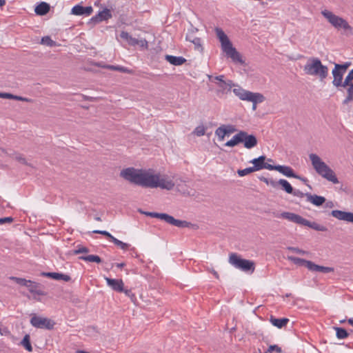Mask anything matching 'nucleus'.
Segmentation results:
<instances>
[{
	"instance_id": "obj_1",
	"label": "nucleus",
	"mask_w": 353,
	"mask_h": 353,
	"mask_svg": "<svg viewBox=\"0 0 353 353\" xmlns=\"http://www.w3.org/2000/svg\"><path fill=\"white\" fill-rule=\"evenodd\" d=\"M214 31L221 43V49L226 56L231 58L234 62L244 63L240 53L233 47L232 42L224 31L218 27L215 28Z\"/></svg>"
},
{
	"instance_id": "obj_2",
	"label": "nucleus",
	"mask_w": 353,
	"mask_h": 353,
	"mask_svg": "<svg viewBox=\"0 0 353 353\" xmlns=\"http://www.w3.org/2000/svg\"><path fill=\"white\" fill-rule=\"evenodd\" d=\"M214 31L221 43V49L226 56L231 58L234 62L244 63L240 53L233 47L232 42L224 31L218 27L215 28Z\"/></svg>"
},
{
	"instance_id": "obj_3",
	"label": "nucleus",
	"mask_w": 353,
	"mask_h": 353,
	"mask_svg": "<svg viewBox=\"0 0 353 353\" xmlns=\"http://www.w3.org/2000/svg\"><path fill=\"white\" fill-rule=\"evenodd\" d=\"M309 157L314 169L319 175L334 184L339 183L334 172L317 154H310Z\"/></svg>"
},
{
	"instance_id": "obj_4",
	"label": "nucleus",
	"mask_w": 353,
	"mask_h": 353,
	"mask_svg": "<svg viewBox=\"0 0 353 353\" xmlns=\"http://www.w3.org/2000/svg\"><path fill=\"white\" fill-rule=\"evenodd\" d=\"M303 70L306 74L316 77L321 81H324L329 74L327 66L323 65L316 57L310 58L304 65Z\"/></svg>"
},
{
	"instance_id": "obj_5",
	"label": "nucleus",
	"mask_w": 353,
	"mask_h": 353,
	"mask_svg": "<svg viewBox=\"0 0 353 353\" xmlns=\"http://www.w3.org/2000/svg\"><path fill=\"white\" fill-rule=\"evenodd\" d=\"M120 176L132 183L147 188L150 173L130 167L122 170Z\"/></svg>"
},
{
	"instance_id": "obj_6",
	"label": "nucleus",
	"mask_w": 353,
	"mask_h": 353,
	"mask_svg": "<svg viewBox=\"0 0 353 353\" xmlns=\"http://www.w3.org/2000/svg\"><path fill=\"white\" fill-rule=\"evenodd\" d=\"M276 216L287 219L288 221H290L293 223L301 225L307 226L316 231L325 232L327 230L326 227L320 225L316 222H310V221L304 219L301 216L293 212H283Z\"/></svg>"
},
{
	"instance_id": "obj_7",
	"label": "nucleus",
	"mask_w": 353,
	"mask_h": 353,
	"mask_svg": "<svg viewBox=\"0 0 353 353\" xmlns=\"http://www.w3.org/2000/svg\"><path fill=\"white\" fill-rule=\"evenodd\" d=\"M139 211L140 212V213L145 214L148 216L160 219L164 221L165 222H166L172 225L176 226L178 228H190V225H192V223L190 222H188L186 221L176 219L172 216L166 213L144 212L141 210H139Z\"/></svg>"
},
{
	"instance_id": "obj_8",
	"label": "nucleus",
	"mask_w": 353,
	"mask_h": 353,
	"mask_svg": "<svg viewBox=\"0 0 353 353\" xmlns=\"http://www.w3.org/2000/svg\"><path fill=\"white\" fill-rule=\"evenodd\" d=\"M229 263L234 268L246 272H254L255 263L254 261L241 258L236 253H232L229 257Z\"/></svg>"
},
{
	"instance_id": "obj_9",
	"label": "nucleus",
	"mask_w": 353,
	"mask_h": 353,
	"mask_svg": "<svg viewBox=\"0 0 353 353\" xmlns=\"http://www.w3.org/2000/svg\"><path fill=\"white\" fill-rule=\"evenodd\" d=\"M174 187V182L167 178H160L158 174H150L147 188H161L170 190Z\"/></svg>"
},
{
	"instance_id": "obj_10",
	"label": "nucleus",
	"mask_w": 353,
	"mask_h": 353,
	"mask_svg": "<svg viewBox=\"0 0 353 353\" xmlns=\"http://www.w3.org/2000/svg\"><path fill=\"white\" fill-rule=\"evenodd\" d=\"M259 179L267 185H271L274 188H277L279 185H281L282 189L288 194L294 193V189L290 183L285 179H279L278 181L273 180L272 179H268L265 176H259Z\"/></svg>"
},
{
	"instance_id": "obj_11",
	"label": "nucleus",
	"mask_w": 353,
	"mask_h": 353,
	"mask_svg": "<svg viewBox=\"0 0 353 353\" xmlns=\"http://www.w3.org/2000/svg\"><path fill=\"white\" fill-rule=\"evenodd\" d=\"M31 325L37 328L51 330L54 329L55 322L50 319L34 316L30 319Z\"/></svg>"
},
{
	"instance_id": "obj_12",
	"label": "nucleus",
	"mask_w": 353,
	"mask_h": 353,
	"mask_svg": "<svg viewBox=\"0 0 353 353\" xmlns=\"http://www.w3.org/2000/svg\"><path fill=\"white\" fill-rule=\"evenodd\" d=\"M345 72L344 71L341 70L337 66L334 65V68L332 71V74L333 75V81L332 84L337 88H345V85H347L351 79L347 81V77L343 79V75Z\"/></svg>"
},
{
	"instance_id": "obj_13",
	"label": "nucleus",
	"mask_w": 353,
	"mask_h": 353,
	"mask_svg": "<svg viewBox=\"0 0 353 353\" xmlns=\"http://www.w3.org/2000/svg\"><path fill=\"white\" fill-rule=\"evenodd\" d=\"M321 14L337 30H340V26L345 20L343 17L336 15L332 12L327 10H322Z\"/></svg>"
},
{
	"instance_id": "obj_14",
	"label": "nucleus",
	"mask_w": 353,
	"mask_h": 353,
	"mask_svg": "<svg viewBox=\"0 0 353 353\" xmlns=\"http://www.w3.org/2000/svg\"><path fill=\"white\" fill-rule=\"evenodd\" d=\"M266 159L267 158L265 155H261L258 158L253 159L250 161V163L254 165L252 167L255 171H258L262 169L272 170L273 165L265 163Z\"/></svg>"
},
{
	"instance_id": "obj_15",
	"label": "nucleus",
	"mask_w": 353,
	"mask_h": 353,
	"mask_svg": "<svg viewBox=\"0 0 353 353\" xmlns=\"http://www.w3.org/2000/svg\"><path fill=\"white\" fill-rule=\"evenodd\" d=\"M112 17V15L110 10H109L108 8H105L102 11H100L97 14L92 17L90 20V23L97 24L103 21H108L109 19Z\"/></svg>"
},
{
	"instance_id": "obj_16",
	"label": "nucleus",
	"mask_w": 353,
	"mask_h": 353,
	"mask_svg": "<svg viewBox=\"0 0 353 353\" xmlns=\"http://www.w3.org/2000/svg\"><path fill=\"white\" fill-rule=\"evenodd\" d=\"M93 12L92 6L83 7L80 4L74 6L71 10V14L77 16H90Z\"/></svg>"
},
{
	"instance_id": "obj_17",
	"label": "nucleus",
	"mask_w": 353,
	"mask_h": 353,
	"mask_svg": "<svg viewBox=\"0 0 353 353\" xmlns=\"http://www.w3.org/2000/svg\"><path fill=\"white\" fill-rule=\"evenodd\" d=\"M105 279L108 285L113 290L118 292L124 291V283L121 279H110L108 277H105Z\"/></svg>"
},
{
	"instance_id": "obj_18",
	"label": "nucleus",
	"mask_w": 353,
	"mask_h": 353,
	"mask_svg": "<svg viewBox=\"0 0 353 353\" xmlns=\"http://www.w3.org/2000/svg\"><path fill=\"white\" fill-rule=\"evenodd\" d=\"M244 147L247 149H251L255 147L258 141L254 134H248L245 131H243V136H242Z\"/></svg>"
},
{
	"instance_id": "obj_19",
	"label": "nucleus",
	"mask_w": 353,
	"mask_h": 353,
	"mask_svg": "<svg viewBox=\"0 0 353 353\" xmlns=\"http://www.w3.org/2000/svg\"><path fill=\"white\" fill-rule=\"evenodd\" d=\"M272 170H276L287 177H296V174L294 173L293 169L288 165H273Z\"/></svg>"
},
{
	"instance_id": "obj_20",
	"label": "nucleus",
	"mask_w": 353,
	"mask_h": 353,
	"mask_svg": "<svg viewBox=\"0 0 353 353\" xmlns=\"http://www.w3.org/2000/svg\"><path fill=\"white\" fill-rule=\"evenodd\" d=\"M264 100L265 97L262 94L254 93L247 90L243 101H251L252 103H262Z\"/></svg>"
},
{
	"instance_id": "obj_21",
	"label": "nucleus",
	"mask_w": 353,
	"mask_h": 353,
	"mask_svg": "<svg viewBox=\"0 0 353 353\" xmlns=\"http://www.w3.org/2000/svg\"><path fill=\"white\" fill-rule=\"evenodd\" d=\"M305 196L307 197V201H310L316 206L322 205L326 201L324 196L312 194L310 193H305Z\"/></svg>"
},
{
	"instance_id": "obj_22",
	"label": "nucleus",
	"mask_w": 353,
	"mask_h": 353,
	"mask_svg": "<svg viewBox=\"0 0 353 353\" xmlns=\"http://www.w3.org/2000/svg\"><path fill=\"white\" fill-rule=\"evenodd\" d=\"M41 276L51 278L55 280H63L65 281H70L71 277L69 275L63 274L58 272H41Z\"/></svg>"
},
{
	"instance_id": "obj_23",
	"label": "nucleus",
	"mask_w": 353,
	"mask_h": 353,
	"mask_svg": "<svg viewBox=\"0 0 353 353\" xmlns=\"http://www.w3.org/2000/svg\"><path fill=\"white\" fill-rule=\"evenodd\" d=\"M165 59L170 64L176 66L181 65L187 61V60L183 57H175L169 54H166L165 56Z\"/></svg>"
},
{
	"instance_id": "obj_24",
	"label": "nucleus",
	"mask_w": 353,
	"mask_h": 353,
	"mask_svg": "<svg viewBox=\"0 0 353 353\" xmlns=\"http://www.w3.org/2000/svg\"><path fill=\"white\" fill-rule=\"evenodd\" d=\"M309 270L312 272H319L323 273H330L334 271V268L325 267L315 264L314 262L309 264Z\"/></svg>"
},
{
	"instance_id": "obj_25",
	"label": "nucleus",
	"mask_w": 353,
	"mask_h": 353,
	"mask_svg": "<svg viewBox=\"0 0 353 353\" xmlns=\"http://www.w3.org/2000/svg\"><path fill=\"white\" fill-rule=\"evenodd\" d=\"M242 136H243V131L241 130L236 134H235L232 137V139L227 141L225 143V145L228 146V147H234V146L238 145L239 143H242L243 142Z\"/></svg>"
},
{
	"instance_id": "obj_26",
	"label": "nucleus",
	"mask_w": 353,
	"mask_h": 353,
	"mask_svg": "<svg viewBox=\"0 0 353 353\" xmlns=\"http://www.w3.org/2000/svg\"><path fill=\"white\" fill-rule=\"evenodd\" d=\"M347 96L343 101V104H347L353 101V80H350L347 85H345Z\"/></svg>"
},
{
	"instance_id": "obj_27",
	"label": "nucleus",
	"mask_w": 353,
	"mask_h": 353,
	"mask_svg": "<svg viewBox=\"0 0 353 353\" xmlns=\"http://www.w3.org/2000/svg\"><path fill=\"white\" fill-rule=\"evenodd\" d=\"M270 321L274 326L281 329L288 324L289 319L288 318L276 319L274 316H270Z\"/></svg>"
},
{
	"instance_id": "obj_28",
	"label": "nucleus",
	"mask_w": 353,
	"mask_h": 353,
	"mask_svg": "<svg viewBox=\"0 0 353 353\" xmlns=\"http://www.w3.org/2000/svg\"><path fill=\"white\" fill-rule=\"evenodd\" d=\"M341 34L345 37L353 36V28L349 24V23L345 20V21L340 26V30Z\"/></svg>"
},
{
	"instance_id": "obj_29",
	"label": "nucleus",
	"mask_w": 353,
	"mask_h": 353,
	"mask_svg": "<svg viewBox=\"0 0 353 353\" xmlns=\"http://www.w3.org/2000/svg\"><path fill=\"white\" fill-rule=\"evenodd\" d=\"M49 10L50 5L46 2H41L34 9L36 14L41 16L46 14Z\"/></svg>"
},
{
	"instance_id": "obj_30",
	"label": "nucleus",
	"mask_w": 353,
	"mask_h": 353,
	"mask_svg": "<svg viewBox=\"0 0 353 353\" xmlns=\"http://www.w3.org/2000/svg\"><path fill=\"white\" fill-rule=\"evenodd\" d=\"M27 285H26V287L28 288V290L30 291V292H31L32 294H36L40 295V296L46 295V293L43 291H42L41 290H38V288L39 286V283L33 282L30 280V283H27Z\"/></svg>"
},
{
	"instance_id": "obj_31",
	"label": "nucleus",
	"mask_w": 353,
	"mask_h": 353,
	"mask_svg": "<svg viewBox=\"0 0 353 353\" xmlns=\"http://www.w3.org/2000/svg\"><path fill=\"white\" fill-rule=\"evenodd\" d=\"M120 37L132 46H135L139 44L138 39L133 38L128 32L125 31H121L120 33Z\"/></svg>"
},
{
	"instance_id": "obj_32",
	"label": "nucleus",
	"mask_w": 353,
	"mask_h": 353,
	"mask_svg": "<svg viewBox=\"0 0 353 353\" xmlns=\"http://www.w3.org/2000/svg\"><path fill=\"white\" fill-rule=\"evenodd\" d=\"M288 260L293 262L294 264L299 265H305L309 270V264L312 263V261H307L306 259L298 258L296 256H289L288 257Z\"/></svg>"
},
{
	"instance_id": "obj_33",
	"label": "nucleus",
	"mask_w": 353,
	"mask_h": 353,
	"mask_svg": "<svg viewBox=\"0 0 353 353\" xmlns=\"http://www.w3.org/2000/svg\"><path fill=\"white\" fill-rule=\"evenodd\" d=\"M347 214V212H345V211H342V210H332L330 213V214L333 217H334L339 220H341V221L346 220Z\"/></svg>"
},
{
	"instance_id": "obj_34",
	"label": "nucleus",
	"mask_w": 353,
	"mask_h": 353,
	"mask_svg": "<svg viewBox=\"0 0 353 353\" xmlns=\"http://www.w3.org/2000/svg\"><path fill=\"white\" fill-rule=\"evenodd\" d=\"M333 328L336 330V336L339 339H344L348 337L349 333L345 329L340 327H334Z\"/></svg>"
},
{
	"instance_id": "obj_35",
	"label": "nucleus",
	"mask_w": 353,
	"mask_h": 353,
	"mask_svg": "<svg viewBox=\"0 0 353 353\" xmlns=\"http://www.w3.org/2000/svg\"><path fill=\"white\" fill-rule=\"evenodd\" d=\"M79 259L88 262H94L97 263H101L102 259L97 255H87L86 256H79Z\"/></svg>"
},
{
	"instance_id": "obj_36",
	"label": "nucleus",
	"mask_w": 353,
	"mask_h": 353,
	"mask_svg": "<svg viewBox=\"0 0 353 353\" xmlns=\"http://www.w3.org/2000/svg\"><path fill=\"white\" fill-rule=\"evenodd\" d=\"M217 85L222 92H224L225 90L230 91L232 86L234 85L231 80H228L227 81H224L223 82H218Z\"/></svg>"
},
{
	"instance_id": "obj_37",
	"label": "nucleus",
	"mask_w": 353,
	"mask_h": 353,
	"mask_svg": "<svg viewBox=\"0 0 353 353\" xmlns=\"http://www.w3.org/2000/svg\"><path fill=\"white\" fill-rule=\"evenodd\" d=\"M89 252H90V250L87 247L83 246V245H78L76 247V249H74L73 250H71L70 252V254H71V255H77V254H79L88 253Z\"/></svg>"
},
{
	"instance_id": "obj_38",
	"label": "nucleus",
	"mask_w": 353,
	"mask_h": 353,
	"mask_svg": "<svg viewBox=\"0 0 353 353\" xmlns=\"http://www.w3.org/2000/svg\"><path fill=\"white\" fill-rule=\"evenodd\" d=\"M22 345L24 347V348L28 350V352L32 351V347L30 343V338L28 334H26L22 341H21Z\"/></svg>"
},
{
	"instance_id": "obj_39",
	"label": "nucleus",
	"mask_w": 353,
	"mask_h": 353,
	"mask_svg": "<svg viewBox=\"0 0 353 353\" xmlns=\"http://www.w3.org/2000/svg\"><path fill=\"white\" fill-rule=\"evenodd\" d=\"M215 134L219 137V141H223L226 135L225 125H222L215 130Z\"/></svg>"
},
{
	"instance_id": "obj_40",
	"label": "nucleus",
	"mask_w": 353,
	"mask_h": 353,
	"mask_svg": "<svg viewBox=\"0 0 353 353\" xmlns=\"http://www.w3.org/2000/svg\"><path fill=\"white\" fill-rule=\"evenodd\" d=\"M41 43L47 46L53 47L57 45L56 42L49 37L46 36L41 38Z\"/></svg>"
},
{
	"instance_id": "obj_41",
	"label": "nucleus",
	"mask_w": 353,
	"mask_h": 353,
	"mask_svg": "<svg viewBox=\"0 0 353 353\" xmlns=\"http://www.w3.org/2000/svg\"><path fill=\"white\" fill-rule=\"evenodd\" d=\"M112 242L114 243L117 246H118L123 250H126L130 247L129 244H128L126 243H123V241L116 239L115 237L113 239Z\"/></svg>"
},
{
	"instance_id": "obj_42",
	"label": "nucleus",
	"mask_w": 353,
	"mask_h": 353,
	"mask_svg": "<svg viewBox=\"0 0 353 353\" xmlns=\"http://www.w3.org/2000/svg\"><path fill=\"white\" fill-rule=\"evenodd\" d=\"M253 172H255L253 167H249V168H246L243 170H238L237 174H239V176H244L248 175Z\"/></svg>"
},
{
	"instance_id": "obj_43",
	"label": "nucleus",
	"mask_w": 353,
	"mask_h": 353,
	"mask_svg": "<svg viewBox=\"0 0 353 353\" xmlns=\"http://www.w3.org/2000/svg\"><path fill=\"white\" fill-rule=\"evenodd\" d=\"M10 279L14 281L17 284L26 287L28 285L27 283H30V280H26V279L18 278L15 276L10 277Z\"/></svg>"
},
{
	"instance_id": "obj_44",
	"label": "nucleus",
	"mask_w": 353,
	"mask_h": 353,
	"mask_svg": "<svg viewBox=\"0 0 353 353\" xmlns=\"http://www.w3.org/2000/svg\"><path fill=\"white\" fill-rule=\"evenodd\" d=\"M192 43L194 45L195 50L199 51L200 52L203 51V48L201 44V39L200 38L196 37V39H194Z\"/></svg>"
},
{
	"instance_id": "obj_45",
	"label": "nucleus",
	"mask_w": 353,
	"mask_h": 353,
	"mask_svg": "<svg viewBox=\"0 0 353 353\" xmlns=\"http://www.w3.org/2000/svg\"><path fill=\"white\" fill-rule=\"evenodd\" d=\"M193 133L198 137L203 136L205 133V128L203 125H199L194 129Z\"/></svg>"
},
{
	"instance_id": "obj_46",
	"label": "nucleus",
	"mask_w": 353,
	"mask_h": 353,
	"mask_svg": "<svg viewBox=\"0 0 353 353\" xmlns=\"http://www.w3.org/2000/svg\"><path fill=\"white\" fill-rule=\"evenodd\" d=\"M247 90L239 88H234L233 90L234 93L239 97V98L241 100L244 99V96Z\"/></svg>"
},
{
	"instance_id": "obj_47",
	"label": "nucleus",
	"mask_w": 353,
	"mask_h": 353,
	"mask_svg": "<svg viewBox=\"0 0 353 353\" xmlns=\"http://www.w3.org/2000/svg\"><path fill=\"white\" fill-rule=\"evenodd\" d=\"M93 233L102 234V235L106 236L108 239H109V240L111 242L113 240V239L114 238V236H113L110 232H108V231H105V230H96L93 231Z\"/></svg>"
},
{
	"instance_id": "obj_48",
	"label": "nucleus",
	"mask_w": 353,
	"mask_h": 353,
	"mask_svg": "<svg viewBox=\"0 0 353 353\" xmlns=\"http://www.w3.org/2000/svg\"><path fill=\"white\" fill-rule=\"evenodd\" d=\"M122 292H124L127 296H128L131 301L134 303H136L137 301V297L134 293H132L131 290H125Z\"/></svg>"
},
{
	"instance_id": "obj_49",
	"label": "nucleus",
	"mask_w": 353,
	"mask_h": 353,
	"mask_svg": "<svg viewBox=\"0 0 353 353\" xmlns=\"http://www.w3.org/2000/svg\"><path fill=\"white\" fill-rule=\"evenodd\" d=\"M336 66H337L341 70L344 71V72H346L347 70L350 68V66L352 65V63L350 61H346L342 64L340 63H334Z\"/></svg>"
},
{
	"instance_id": "obj_50",
	"label": "nucleus",
	"mask_w": 353,
	"mask_h": 353,
	"mask_svg": "<svg viewBox=\"0 0 353 353\" xmlns=\"http://www.w3.org/2000/svg\"><path fill=\"white\" fill-rule=\"evenodd\" d=\"M272 351H276L277 353H281L282 350L276 345H270L268 350L265 353H272Z\"/></svg>"
},
{
	"instance_id": "obj_51",
	"label": "nucleus",
	"mask_w": 353,
	"mask_h": 353,
	"mask_svg": "<svg viewBox=\"0 0 353 353\" xmlns=\"http://www.w3.org/2000/svg\"><path fill=\"white\" fill-rule=\"evenodd\" d=\"M195 31H197V29L195 30H190L188 31V32L186 34L185 39L187 41H189L190 42H192L194 39H196V37L194 36V33Z\"/></svg>"
},
{
	"instance_id": "obj_52",
	"label": "nucleus",
	"mask_w": 353,
	"mask_h": 353,
	"mask_svg": "<svg viewBox=\"0 0 353 353\" xmlns=\"http://www.w3.org/2000/svg\"><path fill=\"white\" fill-rule=\"evenodd\" d=\"M14 159L23 165H30L22 154H17Z\"/></svg>"
},
{
	"instance_id": "obj_53",
	"label": "nucleus",
	"mask_w": 353,
	"mask_h": 353,
	"mask_svg": "<svg viewBox=\"0 0 353 353\" xmlns=\"http://www.w3.org/2000/svg\"><path fill=\"white\" fill-rule=\"evenodd\" d=\"M116 71H119L121 72L127 73V74H132V71L127 68L117 65Z\"/></svg>"
},
{
	"instance_id": "obj_54",
	"label": "nucleus",
	"mask_w": 353,
	"mask_h": 353,
	"mask_svg": "<svg viewBox=\"0 0 353 353\" xmlns=\"http://www.w3.org/2000/svg\"><path fill=\"white\" fill-rule=\"evenodd\" d=\"M287 249L288 250H290V251H292L293 252H295L296 254H305V252L304 250H301L299 248L288 247Z\"/></svg>"
},
{
	"instance_id": "obj_55",
	"label": "nucleus",
	"mask_w": 353,
	"mask_h": 353,
	"mask_svg": "<svg viewBox=\"0 0 353 353\" xmlns=\"http://www.w3.org/2000/svg\"><path fill=\"white\" fill-rule=\"evenodd\" d=\"M225 132H226V135L233 133L236 131V129L235 128V127L232 125H225Z\"/></svg>"
},
{
	"instance_id": "obj_56",
	"label": "nucleus",
	"mask_w": 353,
	"mask_h": 353,
	"mask_svg": "<svg viewBox=\"0 0 353 353\" xmlns=\"http://www.w3.org/2000/svg\"><path fill=\"white\" fill-rule=\"evenodd\" d=\"M13 218L11 216L0 218V225L5 223H11L13 221Z\"/></svg>"
},
{
	"instance_id": "obj_57",
	"label": "nucleus",
	"mask_w": 353,
	"mask_h": 353,
	"mask_svg": "<svg viewBox=\"0 0 353 353\" xmlns=\"http://www.w3.org/2000/svg\"><path fill=\"white\" fill-rule=\"evenodd\" d=\"M294 179H299L300 181H301L302 182H303L309 188L312 189V187L310 186V185H309L307 183L308 182V180L305 178V177H303L301 176H299L298 174H296V177H294Z\"/></svg>"
},
{
	"instance_id": "obj_58",
	"label": "nucleus",
	"mask_w": 353,
	"mask_h": 353,
	"mask_svg": "<svg viewBox=\"0 0 353 353\" xmlns=\"http://www.w3.org/2000/svg\"><path fill=\"white\" fill-rule=\"evenodd\" d=\"M292 194H293L294 196H298V197H303L305 196V193H303L301 191L299 190H294V193H291Z\"/></svg>"
},
{
	"instance_id": "obj_59",
	"label": "nucleus",
	"mask_w": 353,
	"mask_h": 353,
	"mask_svg": "<svg viewBox=\"0 0 353 353\" xmlns=\"http://www.w3.org/2000/svg\"><path fill=\"white\" fill-rule=\"evenodd\" d=\"M14 99L17 100V101H26V102H31L32 101L31 99H28V98H26V97L17 96V95H16V98H14Z\"/></svg>"
},
{
	"instance_id": "obj_60",
	"label": "nucleus",
	"mask_w": 353,
	"mask_h": 353,
	"mask_svg": "<svg viewBox=\"0 0 353 353\" xmlns=\"http://www.w3.org/2000/svg\"><path fill=\"white\" fill-rule=\"evenodd\" d=\"M3 99H14V98H16V95H14V94H10V93L3 92Z\"/></svg>"
},
{
	"instance_id": "obj_61",
	"label": "nucleus",
	"mask_w": 353,
	"mask_h": 353,
	"mask_svg": "<svg viewBox=\"0 0 353 353\" xmlns=\"http://www.w3.org/2000/svg\"><path fill=\"white\" fill-rule=\"evenodd\" d=\"M345 221L353 223V212H347Z\"/></svg>"
},
{
	"instance_id": "obj_62",
	"label": "nucleus",
	"mask_w": 353,
	"mask_h": 353,
	"mask_svg": "<svg viewBox=\"0 0 353 353\" xmlns=\"http://www.w3.org/2000/svg\"><path fill=\"white\" fill-rule=\"evenodd\" d=\"M103 68L109 69L111 70H116L117 65H104L102 66Z\"/></svg>"
},
{
	"instance_id": "obj_63",
	"label": "nucleus",
	"mask_w": 353,
	"mask_h": 353,
	"mask_svg": "<svg viewBox=\"0 0 353 353\" xmlns=\"http://www.w3.org/2000/svg\"><path fill=\"white\" fill-rule=\"evenodd\" d=\"M325 208H332L334 207V204L332 201H328L325 203Z\"/></svg>"
},
{
	"instance_id": "obj_64",
	"label": "nucleus",
	"mask_w": 353,
	"mask_h": 353,
	"mask_svg": "<svg viewBox=\"0 0 353 353\" xmlns=\"http://www.w3.org/2000/svg\"><path fill=\"white\" fill-rule=\"evenodd\" d=\"M349 79H351V80H353V68L349 71V72L347 75V81L349 80Z\"/></svg>"
}]
</instances>
